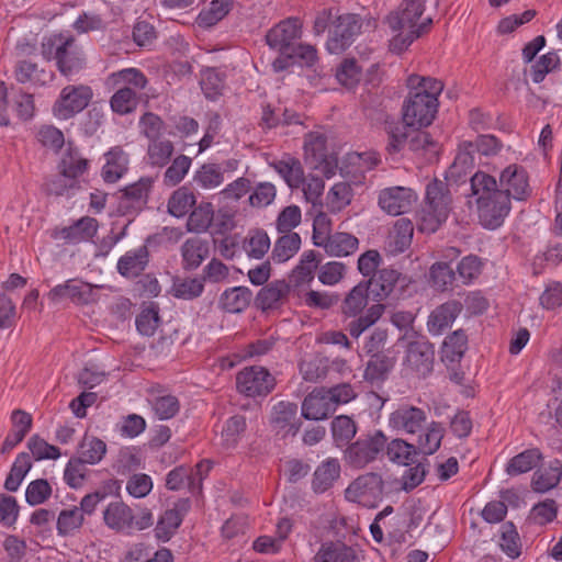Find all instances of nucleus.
I'll use <instances>...</instances> for the list:
<instances>
[{
    "mask_svg": "<svg viewBox=\"0 0 562 562\" xmlns=\"http://www.w3.org/2000/svg\"><path fill=\"white\" fill-rule=\"evenodd\" d=\"M105 159L102 178L108 183H115L128 169V155L120 146H115L105 154Z\"/></svg>",
    "mask_w": 562,
    "mask_h": 562,
    "instance_id": "c85d7f7f",
    "label": "nucleus"
},
{
    "mask_svg": "<svg viewBox=\"0 0 562 562\" xmlns=\"http://www.w3.org/2000/svg\"><path fill=\"white\" fill-rule=\"evenodd\" d=\"M540 459L541 453L538 449H527L508 461L506 473L510 476L527 473L538 464Z\"/></svg>",
    "mask_w": 562,
    "mask_h": 562,
    "instance_id": "8fccbe9b",
    "label": "nucleus"
},
{
    "mask_svg": "<svg viewBox=\"0 0 562 562\" xmlns=\"http://www.w3.org/2000/svg\"><path fill=\"white\" fill-rule=\"evenodd\" d=\"M153 186V177H142L136 182L120 190L119 210L124 214L142 211L148 202Z\"/></svg>",
    "mask_w": 562,
    "mask_h": 562,
    "instance_id": "2eb2a0df",
    "label": "nucleus"
},
{
    "mask_svg": "<svg viewBox=\"0 0 562 562\" xmlns=\"http://www.w3.org/2000/svg\"><path fill=\"white\" fill-rule=\"evenodd\" d=\"M148 261V248L142 245L138 248L126 251L119 259L116 269L117 272L125 278H136L146 269Z\"/></svg>",
    "mask_w": 562,
    "mask_h": 562,
    "instance_id": "b1692460",
    "label": "nucleus"
},
{
    "mask_svg": "<svg viewBox=\"0 0 562 562\" xmlns=\"http://www.w3.org/2000/svg\"><path fill=\"white\" fill-rule=\"evenodd\" d=\"M99 228L95 218L83 216L76 221L72 225L63 227L55 234V238L65 240L68 244H79L92 239Z\"/></svg>",
    "mask_w": 562,
    "mask_h": 562,
    "instance_id": "4be33fe9",
    "label": "nucleus"
},
{
    "mask_svg": "<svg viewBox=\"0 0 562 562\" xmlns=\"http://www.w3.org/2000/svg\"><path fill=\"white\" fill-rule=\"evenodd\" d=\"M319 247L324 248L329 256L346 257L357 251L359 239L349 233L338 232L327 238Z\"/></svg>",
    "mask_w": 562,
    "mask_h": 562,
    "instance_id": "473e14b6",
    "label": "nucleus"
},
{
    "mask_svg": "<svg viewBox=\"0 0 562 562\" xmlns=\"http://www.w3.org/2000/svg\"><path fill=\"white\" fill-rule=\"evenodd\" d=\"M272 167L290 188H300L303 183L304 171L299 159L288 156L281 160L274 161Z\"/></svg>",
    "mask_w": 562,
    "mask_h": 562,
    "instance_id": "ea45409f",
    "label": "nucleus"
},
{
    "mask_svg": "<svg viewBox=\"0 0 562 562\" xmlns=\"http://www.w3.org/2000/svg\"><path fill=\"white\" fill-rule=\"evenodd\" d=\"M361 25V19L357 14L340 15L326 43L327 50L331 54L345 50L351 44L353 37L359 34Z\"/></svg>",
    "mask_w": 562,
    "mask_h": 562,
    "instance_id": "9b49d317",
    "label": "nucleus"
},
{
    "mask_svg": "<svg viewBox=\"0 0 562 562\" xmlns=\"http://www.w3.org/2000/svg\"><path fill=\"white\" fill-rule=\"evenodd\" d=\"M445 434L446 428L441 423L435 420L427 423L424 429L418 432L417 442L415 445L417 452L425 456L436 453L441 446Z\"/></svg>",
    "mask_w": 562,
    "mask_h": 562,
    "instance_id": "cd10ccee",
    "label": "nucleus"
},
{
    "mask_svg": "<svg viewBox=\"0 0 562 562\" xmlns=\"http://www.w3.org/2000/svg\"><path fill=\"white\" fill-rule=\"evenodd\" d=\"M499 546L502 550L512 559H516L520 555L521 544L519 541V535L512 521H507L502 525Z\"/></svg>",
    "mask_w": 562,
    "mask_h": 562,
    "instance_id": "69168bd1",
    "label": "nucleus"
},
{
    "mask_svg": "<svg viewBox=\"0 0 562 562\" xmlns=\"http://www.w3.org/2000/svg\"><path fill=\"white\" fill-rule=\"evenodd\" d=\"M236 385L246 396H266L274 389L276 379L266 368L254 366L238 372Z\"/></svg>",
    "mask_w": 562,
    "mask_h": 562,
    "instance_id": "6e6552de",
    "label": "nucleus"
},
{
    "mask_svg": "<svg viewBox=\"0 0 562 562\" xmlns=\"http://www.w3.org/2000/svg\"><path fill=\"white\" fill-rule=\"evenodd\" d=\"M499 187L508 199L525 200L530 194L527 171L518 165H509L501 172Z\"/></svg>",
    "mask_w": 562,
    "mask_h": 562,
    "instance_id": "a211bd4d",
    "label": "nucleus"
},
{
    "mask_svg": "<svg viewBox=\"0 0 562 562\" xmlns=\"http://www.w3.org/2000/svg\"><path fill=\"white\" fill-rule=\"evenodd\" d=\"M301 248V237L297 233L283 234L272 248L270 258L276 263H283L294 257Z\"/></svg>",
    "mask_w": 562,
    "mask_h": 562,
    "instance_id": "58836bf2",
    "label": "nucleus"
},
{
    "mask_svg": "<svg viewBox=\"0 0 562 562\" xmlns=\"http://www.w3.org/2000/svg\"><path fill=\"white\" fill-rule=\"evenodd\" d=\"M340 475V464L337 459H327L314 472L312 487L316 493L329 490Z\"/></svg>",
    "mask_w": 562,
    "mask_h": 562,
    "instance_id": "c9c22d12",
    "label": "nucleus"
},
{
    "mask_svg": "<svg viewBox=\"0 0 562 562\" xmlns=\"http://www.w3.org/2000/svg\"><path fill=\"white\" fill-rule=\"evenodd\" d=\"M191 166V158L186 155L175 157L171 165L164 173V183L169 187H175L180 183L188 173Z\"/></svg>",
    "mask_w": 562,
    "mask_h": 562,
    "instance_id": "774afa93",
    "label": "nucleus"
},
{
    "mask_svg": "<svg viewBox=\"0 0 562 562\" xmlns=\"http://www.w3.org/2000/svg\"><path fill=\"white\" fill-rule=\"evenodd\" d=\"M302 23L297 18H289L270 29L266 42L280 54H291L295 42L301 38Z\"/></svg>",
    "mask_w": 562,
    "mask_h": 562,
    "instance_id": "9d476101",
    "label": "nucleus"
},
{
    "mask_svg": "<svg viewBox=\"0 0 562 562\" xmlns=\"http://www.w3.org/2000/svg\"><path fill=\"white\" fill-rule=\"evenodd\" d=\"M89 161L81 156L78 149L68 147L61 156L58 170L67 177L78 180L87 171Z\"/></svg>",
    "mask_w": 562,
    "mask_h": 562,
    "instance_id": "a18cd8bd",
    "label": "nucleus"
},
{
    "mask_svg": "<svg viewBox=\"0 0 562 562\" xmlns=\"http://www.w3.org/2000/svg\"><path fill=\"white\" fill-rule=\"evenodd\" d=\"M331 434L337 447L348 446L357 434V425L347 415L336 416L331 422Z\"/></svg>",
    "mask_w": 562,
    "mask_h": 562,
    "instance_id": "864d4df0",
    "label": "nucleus"
},
{
    "mask_svg": "<svg viewBox=\"0 0 562 562\" xmlns=\"http://www.w3.org/2000/svg\"><path fill=\"white\" fill-rule=\"evenodd\" d=\"M386 442L382 431H375L373 435L360 437L355 442L348 445L345 450V461L352 468L362 469L374 461L382 451Z\"/></svg>",
    "mask_w": 562,
    "mask_h": 562,
    "instance_id": "0eeeda50",
    "label": "nucleus"
},
{
    "mask_svg": "<svg viewBox=\"0 0 562 562\" xmlns=\"http://www.w3.org/2000/svg\"><path fill=\"white\" fill-rule=\"evenodd\" d=\"M106 452V445L97 437L85 436L78 449V459L87 464H95L102 460Z\"/></svg>",
    "mask_w": 562,
    "mask_h": 562,
    "instance_id": "5fc2aeb1",
    "label": "nucleus"
},
{
    "mask_svg": "<svg viewBox=\"0 0 562 562\" xmlns=\"http://www.w3.org/2000/svg\"><path fill=\"white\" fill-rule=\"evenodd\" d=\"M209 241L200 237L187 239L181 246L183 267L187 270L196 269L209 257Z\"/></svg>",
    "mask_w": 562,
    "mask_h": 562,
    "instance_id": "2f4dec72",
    "label": "nucleus"
},
{
    "mask_svg": "<svg viewBox=\"0 0 562 562\" xmlns=\"http://www.w3.org/2000/svg\"><path fill=\"white\" fill-rule=\"evenodd\" d=\"M394 364L395 359L389 353L373 355L367 363L364 378L370 382L383 381L386 379Z\"/></svg>",
    "mask_w": 562,
    "mask_h": 562,
    "instance_id": "c03bdc74",
    "label": "nucleus"
},
{
    "mask_svg": "<svg viewBox=\"0 0 562 562\" xmlns=\"http://www.w3.org/2000/svg\"><path fill=\"white\" fill-rule=\"evenodd\" d=\"M427 419V413L423 408L402 404L391 413L389 424L400 432L416 435L424 429Z\"/></svg>",
    "mask_w": 562,
    "mask_h": 562,
    "instance_id": "ddd939ff",
    "label": "nucleus"
},
{
    "mask_svg": "<svg viewBox=\"0 0 562 562\" xmlns=\"http://www.w3.org/2000/svg\"><path fill=\"white\" fill-rule=\"evenodd\" d=\"M369 293V285L364 281L355 285L341 303L342 314L348 317L359 315L368 304Z\"/></svg>",
    "mask_w": 562,
    "mask_h": 562,
    "instance_id": "e433bc0d",
    "label": "nucleus"
},
{
    "mask_svg": "<svg viewBox=\"0 0 562 562\" xmlns=\"http://www.w3.org/2000/svg\"><path fill=\"white\" fill-rule=\"evenodd\" d=\"M175 151L173 143L167 138H156L149 142L147 147V164L151 167L164 168L167 166Z\"/></svg>",
    "mask_w": 562,
    "mask_h": 562,
    "instance_id": "79ce46f5",
    "label": "nucleus"
},
{
    "mask_svg": "<svg viewBox=\"0 0 562 562\" xmlns=\"http://www.w3.org/2000/svg\"><path fill=\"white\" fill-rule=\"evenodd\" d=\"M246 418L243 415H234L229 417L223 426L221 432V446L225 450L236 448L241 436L246 430Z\"/></svg>",
    "mask_w": 562,
    "mask_h": 562,
    "instance_id": "49530a36",
    "label": "nucleus"
},
{
    "mask_svg": "<svg viewBox=\"0 0 562 562\" xmlns=\"http://www.w3.org/2000/svg\"><path fill=\"white\" fill-rule=\"evenodd\" d=\"M451 202L448 184L438 179L430 181L426 187L425 204L418 215L419 229L425 233H435L447 221Z\"/></svg>",
    "mask_w": 562,
    "mask_h": 562,
    "instance_id": "20e7f679",
    "label": "nucleus"
},
{
    "mask_svg": "<svg viewBox=\"0 0 562 562\" xmlns=\"http://www.w3.org/2000/svg\"><path fill=\"white\" fill-rule=\"evenodd\" d=\"M42 54L47 60H55L58 71L71 77L86 67V54L74 36L53 34L42 44Z\"/></svg>",
    "mask_w": 562,
    "mask_h": 562,
    "instance_id": "7ed1b4c3",
    "label": "nucleus"
},
{
    "mask_svg": "<svg viewBox=\"0 0 562 562\" xmlns=\"http://www.w3.org/2000/svg\"><path fill=\"white\" fill-rule=\"evenodd\" d=\"M191 503L189 498L178 499L172 508L167 509L158 519L155 527V536L160 541H169L180 527L183 517L189 512Z\"/></svg>",
    "mask_w": 562,
    "mask_h": 562,
    "instance_id": "f3484780",
    "label": "nucleus"
},
{
    "mask_svg": "<svg viewBox=\"0 0 562 562\" xmlns=\"http://www.w3.org/2000/svg\"><path fill=\"white\" fill-rule=\"evenodd\" d=\"M83 522L85 518L77 506L63 509L57 517V533L63 537L71 536L81 528Z\"/></svg>",
    "mask_w": 562,
    "mask_h": 562,
    "instance_id": "13d9d810",
    "label": "nucleus"
},
{
    "mask_svg": "<svg viewBox=\"0 0 562 562\" xmlns=\"http://www.w3.org/2000/svg\"><path fill=\"white\" fill-rule=\"evenodd\" d=\"M14 78L23 85L44 87L54 80L55 74L50 69L40 67L36 63L20 60L14 67Z\"/></svg>",
    "mask_w": 562,
    "mask_h": 562,
    "instance_id": "412c9836",
    "label": "nucleus"
},
{
    "mask_svg": "<svg viewBox=\"0 0 562 562\" xmlns=\"http://www.w3.org/2000/svg\"><path fill=\"white\" fill-rule=\"evenodd\" d=\"M289 290V284L283 280L271 282L259 291L257 295L258 305L262 310L274 308L283 302Z\"/></svg>",
    "mask_w": 562,
    "mask_h": 562,
    "instance_id": "a19ab883",
    "label": "nucleus"
},
{
    "mask_svg": "<svg viewBox=\"0 0 562 562\" xmlns=\"http://www.w3.org/2000/svg\"><path fill=\"white\" fill-rule=\"evenodd\" d=\"M195 183L202 189H215L224 181L223 172L216 164H204L194 175Z\"/></svg>",
    "mask_w": 562,
    "mask_h": 562,
    "instance_id": "e2e57ef3",
    "label": "nucleus"
},
{
    "mask_svg": "<svg viewBox=\"0 0 562 562\" xmlns=\"http://www.w3.org/2000/svg\"><path fill=\"white\" fill-rule=\"evenodd\" d=\"M229 10V0H213L210 2L207 9H204L199 13L196 23L201 27L214 26L228 14Z\"/></svg>",
    "mask_w": 562,
    "mask_h": 562,
    "instance_id": "6e6d98bb",
    "label": "nucleus"
},
{
    "mask_svg": "<svg viewBox=\"0 0 562 562\" xmlns=\"http://www.w3.org/2000/svg\"><path fill=\"white\" fill-rule=\"evenodd\" d=\"M562 477V462L553 460L548 467L538 469L532 477V487L536 492L546 493L555 487Z\"/></svg>",
    "mask_w": 562,
    "mask_h": 562,
    "instance_id": "f704fd0d",
    "label": "nucleus"
},
{
    "mask_svg": "<svg viewBox=\"0 0 562 562\" xmlns=\"http://www.w3.org/2000/svg\"><path fill=\"white\" fill-rule=\"evenodd\" d=\"M413 233L414 226L408 218L397 220L387 238L389 250L394 254L405 251L411 246Z\"/></svg>",
    "mask_w": 562,
    "mask_h": 562,
    "instance_id": "72a5a7b5",
    "label": "nucleus"
},
{
    "mask_svg": "<svg viewBox=\"0 0 562 562\" xmlns=\"http://www.w3.org/2000/svg\"><path fill=\"white\" fill-rule=\"evenodd\" d=\"M92 286L89 283L76 279L56 285L48 293V297L53 302L69 299L76 304H88L92 301Z\"/></svg>",
    "mask_w": 562,
    "mask_h": 562,
    "instance_id": "aec40b11",
    "label": "nucleus"
},
{
    "mask_svg": "<svg viewBox=\"0 0 562 562\" xmlns=\"http://www.w3.org/2000/svg\"><path fill=\"white\" fill-rule=\"evenodd\" d=\"M106 85L113 88L128 87V85H131L136 89H144L147 85V79L140 70L126 68L112 72L106 79Z\"/></svg>",
    "mask_w": 562,
    "mask_h": 562,
    "instance_id": "4d7b16f0",
    "label": "nucleus"
},
{
    "mask_svg": "<svg viewBox=\"0 0 562 562\" xmlns=\"http://www.w3.org/2000/svg\"><path fill=\"white\" fill-rule=\"evenodd\" d=\"M468 347V336L464 330H454L451 335L447 336L443 340L441 348L442 360L454 362L459 361Z\"/></svg>",
    "mask_w": 562,
    "mask_h": 562,
    "instance_id": "de8ad7c7",
    "label": "nucleus"
},
{
    "mask_svg": "<svg viewBox=\"0 0 562 562\" xmlns=\"http://www.w3.org/2000/svg\"><path fill=\"white\" fill-rule=\"evenodd\" d=\"M471 184V198L474 199L476 207L488 200L490 196L496 195L502 192L499 184L496 179L486 172L477 171L470 180Z\"/></svg>",
    "mask_w": 562,
    "mask_h": 562,
    "instance_id": "7c9ffc66",
    "label": "nucleus"
},
{
    "mask_svg": "<svg viewBox=\"0 0 562 562\" xmlns=\"http://www.w3.org/2000/svg\"><path fill=\"white\" fill-rule=\"evenodd\" d=\"M10 100L12 109L20 120L29 121L34 116L35 104L33 94L26 93L22 90L12 89Z\"/></svg>",
    "mask_w": 562,
    "mask_h": 562,
    "instance_id": "0e129e2a",
    "label": "nucleus"
},
{
    "mask_svg": "<svg viewBox=\"0 0 562 562\" xmlns=\"http://www.w3.org/2000/svg\"><path fill=\"white\" fill-rule=\"evenodd\" d=\"M214 207L210 202H201L189 214L187 229L191 233H204L213 223Z\"/></svg>",
    "mask_w": 562,
    "mask_h": 562,
    "instance_id": "37998d69",
    "label": "nucleus"
},
{
    "mask_svg": "<svg viewBox=\"0 0 562 562\" xmlns=\"http://www.w3.org/2000/svg\"><path fill=\"white\" fill-rule=\"evenodd\" d=\"M352 188L347 182L334 184L327 193L326 206L330 213H339L351 203Z\"/></svg>",
    "mask_w": 562,
    "mask_h": 562,
    "instance_id": "603ef678",
    "label": "nucleus"
},
{
    "mask_svg": "<svg viewBox=\"0 0 562 562\" xmlns=\"http://www.w3.org/2000/svg\"><path fill=\"white\" fill-rule=\"evenodd\" d=\"M384 482L380 474L369 472L358 476L345 491L347 501L374 508L383 499Z\"/></svg>",
    "mask_w": 562,
    "mask_h": 562,
    "instance_id": "423d86ee",
    "label": "nucleus"
},
{
    "mask_svg": "<svg viewBox=\"0 0 562 562\" xmlns=\"http://www.w3.org/2000/svg\"><path fill=\"white\" fill-rule=\"evenodd\" d=\"M387 458L397 464L411 465L418 456L415 445L403 439H393L386 447Z\"/></svg>",
    "mask_w": 562,
    "mask_h": 562,
    "instance_id": "3c124183",
    "label": "nucleus"
},
{
    "mask_svg": "<svg viewBox=\"0 0 562 562\" xmlns=\"http://www.w3.org/2000/svg\"><path fill=\"white\" fill-rule=\"evenodd\" d=\"M425 11L424 0H403L398 11L387 16L389 26L397 34L391 40V49L401 53L416 38L427 33L432 24L431 18L418 22Z\"/></svg>",
    "mask_w": 562,
    "mask_h": 562,
    "instance_id": "f03ea898",
    "label": "nucleus"
},
{
    "mask_svg": "<svg viewBox=\"0 0 562 562\" xmlns=\"http://www.w3.org/2000/svg\"><path fill=\"white\" fill-rule=\"evenodd\" d=\"M408 95L403 105V121L411 127L428 126L438 111V97L443 90L440 80L412 75L407 78Z\"/></svg>",
    "mask_w": 562,
    "mask_h": 562,
    "instance_id": "f257e3e1",
    "label": "nucleus"
},
{
    "mask_svg": "<svg viewBox=\"0 0 562 562\" xmlns=\"http://www.w3.org/2000/svg\"><path fill=\"white\" fill-rule=\"evenodd\" d=\"M112 110L121 115L133 112L137 104V97L131 87H117V91L110 100Z\"/></svg>",
    "mask_w": 562,
    "mask_h": 562,
    "instance_id": "680f3d73",
    "label": "nucleus"
},
{
    "mask_svg": "<svg viewBox=\"0 0 562 562\" xmlns=\"http://www.w3.org/2000/svg\"><path fill=\"white\" fill-rule=\"evenodd\" d=\"M400 278L401 273L397 270L383 268L364 282L368 283L373 299L375 301H382L393 292L395 285L400 281Z\"/></svg>",
    "mask_w": 562,
    "mask_h": 562,
    "instance_id": "a878e982",
    "label": "nucleus"
},
{
    "mask_svg": "<svg viewBox=\"0 0 562 562\" xmlns=\"http://www.w3.org/2000/svg\"><path fill=\"white\" fill-rule=\"evenodd\" d=\"M302 416L308 420H322L331 415L335 409L325 390L313 391L302 403Z\"/></svg>",
    "mask_w": 562,
    "mask_h": 562,
    "instance_id": "393cba45",
    "label": "nucleus"
},
{
    "mask_svg": "<svg viewBox=\"0 0 562 562\" xmlns=\"http://www.w3.org/2000/svg\"><path fill=\"white\" fill-rule=\"evenodd\" d=\"M477 209V215L480 223L488 229H495L499 227L506 216L509 214L512 209L510 199L504 191L492 195L481 204Z\"/></svg>",
    "mask_w": 562,
    "mask_h": 562,
    "instance_id": "dca6fc26",
    "label": "nucleus"
},
{
    "mask_svg": "<svg viewBox=\"0 0 562 562\" xmlns=\"http://www.w3.org/2000/svg\"><path fill=\"white\" fill-rule=\"evenodd\" d=\"M301 424L295 403L281 401L273 405L270 426L277 435L282 438L294 437L299 432Z\"/></svg>",
    "mask_w": 562,
    "mask_h": 562,
    "instance_id": "4468645a",
    "label": "nucleus"
},
{
    "mask_svg": "<svg viewBox=\"0 0 562 562\" xmlns=\"http://www.w3.org/2000/svg\"><path fill=\"white\" fill-rule=\"evenodd\" d=\"M201 88L207 99H215L224 89V76L216 68H206L201 74Z\"/></svg>",
    "mask_w": 562,
    "mask_h": 562,
    "instance_id": "338daca9",
    "label": "nucleus"
},
{
    "mask_svg": "<svg viewBox=\"0 0 562 562\" xmlns=\"http://www.w3.org/2000/svg\"><path fill=\"white\" fill-rule=\"evenodd\" d=\"M103 521L115 532L131 531L132 508L120 501L111 502L103 510Z\"/></svg>",
    "mask_w": 562,
    "mask_h": 562,
    "instance_id": "bb28decb",
    "label": "nucleus"
},
{
    "mask_svg": "<svg viewBox=\"0 0 562 562\" xmlns=\"http://www.w3.org/2000/svg\"><path fill=\"white\" fill-rule=\"evenodd\" d=\"M417 194L406 187H390L382 189L378 195L380 209L389 215L397 216L408 212L415 202Z\"/></svg>",
    "mask_w": 562,
    "mask_h": 562,
    "instance_id": "f8f14e48",
    "label": "nucleus"
},
{
    "mask_svg": "<svg viewBox=\"0 0 562 562\" xmlns=\"http://www.w3.org/2000/svg\"><path fill=\"white\" fill-rule=\"evenodd\" d=\"M400 341L405 342L403 370L406 374L426 378L432 372L435 362L434 345L416 331L405 333Z\"/></svg>",
    "mask_w": 562,
    "mask_h": 562,
    "instance_id": "39448f33",
    "label": "nucleus"
},
{
    "mask_svg": "<svg viewBox=\"0 0 562 562\" xmlns=\"http://www.w3.org/2000/svg\"><path fill=\"white\" fill-rule=\"evenodd\" d=\"M463 305L457 300H450L437 306L428 316L427 329L432 336L441 335L449 328L459 314Z\"/></svg>",
    "mask_w": 562,
    "mask_h": 562,
    "instance_id": "6ab92c4d",
    "label": "nucleus"
},
{
    "mask_svg": "<svg viewBox=\"0 0 562 562\" xmlns=\"http://www.w3.org/2000/svg\"><path fill=\"white\" fill-rule=\"evenodd\" d=\"M270 238L263 229H251L243 240V249L248 257L261 259L270 248Z\"/></svg>",
    "mask_w": 562,
    "mask_h": 562,
    "instance_id": "09e8293b",
    "label": "nucleus"
},
{
    "mask_svg": "<svg viewBox=\"0 0 562 562\" xmlns=\"http://www.w3.org/2000/svg\"><path fill=\"white\" fill-rule=\"evenodd\" d=\"M312 562H360L358 551L340 541L322 543Z\"/></svg>",
    "mask_w": 562,
    "mask_h": 562,
    "instance_id": "5701e85b",
    "label": "nucleus"
},
{
    "mask_svg": "<svg viewBox=\"0 0 562 562\" xmlns=\"http://www.w3.org/2000/svg\"><path fill=\"white\" fill-rule=\"evenodd\" d=\"M195 196L187 188L177 189L168 201V212L176 216L182 217L194 206Z\"/></svg>",
    "mask_w": 562,
    "mask_h": 562,
    "instance_id": "052dcab7",
    "label": "nucleus"
},
{
    "mask_svg": "<svg viewBox=\"0 0 562 562\" xmlns=\"http://www.w3.org/2000/svg\"><path fill=\"white\" fill-rule=\"evenodd\" d=\"M92 95L93 92L89 86H67L63 88L54 103L53 112L59 119H70L88 106Z\"/></svg>",
    "mask_w": 562,
    "mask_h": 562,
    "instance_id": "1a4fd4ad",
    "label": "nucleus"
},
{
    "mask_svg": "<svg viewBox=\"0 0 562 562\" xmlns=\"http://www.w3.org/2000/svg\"><path fill=\"white\" fill-rule=\"evenodd\" d=\"M317 268V256L314 250L303 252L299 265L292 270L289 277V288L302 289L314 280V272Z\"/></svg>",
    "mask_w": 562,
    "mask_h": 562,
    "instance_id": "c756f323",
    "label": "nucleus"
},
{
    "mask_svg": "<svg viewBox=\"0 0 562 562\" xmlns=\"http://www.w3.org/2000/svg\"><path fill=\"white\" fill-rule=\"evenodd\" d=\"M251 296V291L248 288L235 286L221 295L220 304L228 313H240L248 307Z\"/></svg>",
    "mask_w": 562,
    "mask_h": 562,
    "instance_id": "4c0bfd02",
    "label": "nucleus"
},
{
    "mask_svg": "<svg viewBox=\"0 0 562 562\" xmlns=\"http://www.w3.org/2000/svg\"><path fill=\"white\" fill-rule=\"evenodd\" d=\"M32 467L31 458L29 453L22 452L20 453L13 465L11 467V470L5 479L4 487L5 490L10 492L18 491L19 486L21 485L23 479L25 477L26 473L30 471Z\"/></svg>",
    "mask_w": 562,
    "mask_h": 562,
    "instance_id": "bf43d9fd",
    "label": "nucleus"
}]
</instances>
